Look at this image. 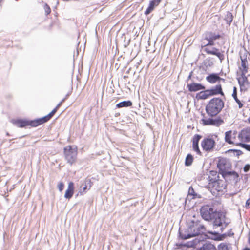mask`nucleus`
Segmentation results:
<instances>
[{
	"instance_id": "1",
	"label": "nucleus",
	"mask_w": 250,
	"mask_h": 250,
	"mask_svg": "<svg viewBox=\"0 0 250 250\" xmlns=\"http://www.w3.org/2000/svg\"><path fill=\"white\" fill-rule=\"evenodd\" d=\"M221 110H202V121L204 125L219 126L224 123L225 114L220 113Z\"/></svg>"
},
{
	"instance_id": "2",
	"label": "nucleus",
	"mask_w": 250,
	"mask_h": 250,
	"mask_svg": "<svg viewBox=\"0 0 250 250\" xmlns=\"http://www.w3.org/2000/svg\"><path fill=\"white\" fill-rule=\"evenodd\" d=\"M217 167L219 169L220 174H221L223 177L230 175H233L236 177H238V174L236 172L229 171L231 168V164L229 161L225 158H218Z\"/></svg>"
},
{
	"instance_id": "3",
	"label": "nucleus",
	"mask_w": 250,
	"mask_h": 250,
	"mask_svg": "<svg viewBox=\"0 0 250 250\" xmlns=\"http://www.w3.org/2000/svg\"><path fill=\"white\" fill-rule=\"evenodd\" d=\"M194 218H195L194 217ZM205 230L204 226L200 222L194 218L189 223L188 231L189 233L187 236H182V238L187 239L200 235Z\"/></svg>"
},
{
	"instance_id": "4",
	"label": "nucleus",
	"mask_w": 250,
	"mask_h": 250,
	"mask_svg": "<svg viewBox=\"0 0 250 250\" xmlns=\"http://www.w3.org/2000/svg\"><path fill=\"white\" fill-rule=\"evenodd\" d=\"M218 138L217 135L213 134L204 138L201 142V146L206 152H210L213 150L215 146V139Z\"/></svg>"
},
{
	"instance_id": "5",
	"label": "nucleus",
	"mask_w": 250,
	"mask_h": 250,
	"mask_svg": "<svg viewBox=\"0 0 250 250\" xmlns=\"http://www.w3.org/2000/svg\"><path fill=\"white\" fill-rule=\"evenodd\" d=\"M225 141L229 144H232L237 146H240L239 134L236 131L229 130L225 132Z\"/></svg>"
},
{
	"instance_id": "6",
	"label": "nucleus",
	"mask_w": 250,
	"mask_h": 250,
	"mask_svg": "<svg viewBox=\"0 0 250 250\" xmlns=\"http://www.w3.org/2000/svg\"><path fill=\"white\" fill-rule=\"evenodd\" d=\"M64 153L65 158L68 163L72 165L76 162L77 155V149H73L71 146H68L64 148Z\"/></svg>"
},
{
	"instance_id": "7",
	"label": "nucleus",
	"mask_w": 250,
	"mask_h": 250,
	"mask_svg": "<svg viewBox=\"0 0 250 250\" xmlns=\"http://www.w3.org/2000/svg\"><path fill=\"white\" fill-rule=\"evenodd\" d=\"M217 212L214 211L213 208L209 205L203 206L200 209V213L202 218L207 221L213 219L215 214Z\"/></svg>"
},
{
	"instance_id": "8",
	"label": "nucleus",
	"mask_w": 250,
	"mask_h": 250,
	"mask_svg": "<svg viewBox=\"0 0 250 250\" xmlns=\"http://www.w3.org/2000/svg\"><path fill=\"white\" fill-rule=\"evenodd\" d=\"M56 111L57 110H52L49 114L43 117L38 118L35 120H30V127H37L46 123L54 115Z\"/></svg>"
},
{
	"instance_id": "9",
	"label": "nucleus",
	"mask_w": 250,
	"mask_h": 250,
	"mask_svg": "<svg viewBox=\"0 0 250 250\" xmlns=\"http://www.w3.org/2000/svg\"><path fill=\"white\" fill-rule=\"evenodd\" d=\"M224 106V102L219 98H214L210 100L206 109H222Z\"/></svg>"
},
{
	"instance_id": "10",
	"label": "nucleus",
	"mask_w": 250,
	"mask_h": 250,
	"mask_svg": "<svg viewBox=\"0 0 250 250\" xmlns=\"http://www.w3.org/2000/svg\"><path fill=\"white\" fill-rule=\"evenodd\" d=\"M240 144L243 143L250 142V127L242 129L239 133Z\"/></svg>"
},
{
	"instance_id": "11",
	"label": "nucleus",
	"mask_w": 250,
	"mask_h": 250,
	"mask_svg": "<svg viewBox=\"0 0 250 250\" xmlns=\"http://www.w3.org/2000/svg\"><path fill=\"white\" fill-rule=\"evenodd\" d=\"M11 123L19 128H26L30 127V120L26 119H16L11 120Z\"/></svg>"
},
{
	"instance_id": "12",
	"label": "nucleus",
	"mask_w": 250,
	"mask_h": 250,
	"mask_svg": "<svg viewBox=\"0 0 250 250\" xmlns=\"http://www.w3.org/2000/svg\"><path fill=\"white\" fill-rule=\"evenodd\" d=\"M225 217L220 212H217L213 218V225L215 226H224L226 227L227 223L225 221Z\"/></svg>"
},
{
	"instance_id": "13",
	"label": "nucleus",
	"mask_w": 250,
	"mask_h": 250,
	"mask_svg": "<svg viewBox=\"0 0 250 250\" xmlns=\"http://www.w3.org/2000/svg\"><path fill=\"white\" fill-rule=\"evenodd\" d=\"M223 182V181L219 180L214 183H208V186L211 191L219 192L222 191L223 189L224 188Z\"/></svg>"
},
{
	"instance_id": "14",
	"label": "nucleus",
	"mask_w": 250,
	"mask_h": 250,
	"mask_svg": "<svg viewBox=\"0 0 250 250\" xmlns=\"http://www.w3.org/2000/svg\"><path fill=\"white\" fill-rule=\"evenodd\" d=\"M204 51L208 54L216 56L220 59H222L223 55L220 52L219 50L213 47H205Z\"/></svg>"
},
{
	"instance_id": "15",
	"label": "nucleus",
	"mask_w": 250,
	"mask_h": 250,
	"mask_svg": "<svg viewBox=\"0 0 250 250\" xmlns=\"http://www.w3.org/2000/svg\"><path fill=\"white\" fill-rule=\"evenodd\" d=\"M162 0H151L149 1V6L145 11V15H148L152 12L156 7L158 6L161 2Z\"/></svg>"
},
{
	"instance_id": "16",
	"label": "nucleus",
	"mask_w": 250,
	"mask_h": 250,
	"mask_svg": "<svg viewBox=\"0 0 250 250\" xmlns=\"http://www.w3.org/2000/svg\"><path fill=\"white\" fill-rule=\"evenodd\" d=\"M206 80L210 83L213 84L220 81L225 82V80L220 77L218 74L212 73L207 76Z\"/></svg>"
},
{
	"instance_id": "17",
	"label": "nucleus",
	"mask_w": 250,
	"mask_h": 250,
	"mask_svg": "<svg viewBox=\"0 0 250 250\" xmlns=\"http://www.w3.org/2000/svg\"><path fill=\"white\" fill-rule=\"evenodd\" d=\"M202 136L199 134H195L192 138V147L194 151H196L197 154H201V152L200 150L198 143Z\"/></svg>"
},
{
	"instance_id": "18",
	"label": "nucleus",
	"mask_w": 250,
	"mask_h": 250,
	"mask_svg": "<svg viewBox=\"0 0 250 250\" xmlns=\"http://www.w3.org/2000/svg\"><path fill=\"white\" fill-rule=\"evenodd\" d=\"M188 91L190 92H196L200 90H204L205 87L201 83H192L187 85Z\"/></svg>"
},
{
	"instance_id": "19",
	"label": "nucleus",
	"mask_w": 250,
	"mask_h": 250,
	"mask_svg": "<svg viewBox=\"0 0 250 250\" xmlns=\"http://www.w3.org/2000/svg\"><path fill=\"white\" fill-rule=\"evenodd\" d=\"M210 96H214L218 94H220L224 96V94L222 90V85L220 84H217L214 87L208 89Z\"/></svg>"
},
{
	"instance_id": "20",
	"label": "nucleus",
	"mask_w": 250,
	"mask_h": 250,
	"mask_svg": "<svg viewBox=\"0 0 250 250\" xmlns=\"http://www.w3.org/2000/svg\"><path fill=\"white\" fill-rule=\"evenodd\" d=\"M74 192V184L72 182L68 183V188L65 191L64 197L69 200L73 195Z\"/></svg>"
},
{
	"instance_id": "21",
	"label": "nucleus",
	"mask_w": 250,
	"mask_h": 250,
	"mask_svg": "<svg viewBox=\"0 0 250 250\" xmlns=\"http://www.w3.org/2000/svg\"><path fill=\"white\" fill-rule=\"evenodd\" d=\"M92 182L90 179H86L84 181L81 186L83 191H80V194L83 195V193L86 192L87 189H89L92 186Z\"/></svg>"
},
{
	"instance_id": "22",
	"label": "nucleus",
	"mask_w": 250,
	"mask_h": 250,
	"mask_svg": "<svg viewBox=\"0 0 250 250\" xmlns=\"http://www.w3.org/2000/svg\"><path fill=\"white\" fill-rule=\"evenodd\" d=\"M241 62L239 66V69L241 73L247 74L248 71V61L246 58L241 57Z\"/></svg>"
},
{
	"instance_id": "23",
	"label": "nucleus",
	"mask_w": 250,
	"mask_h": 250,
	"mask_svg": "<svg viewBox=\"0 0 250 250\" xmlns=\"http://www.w3.org/2000/svg\"><path fill=\"white\" fill-rule=\"evenodd\" d=\"M221 36L219 34H215L212 32H207L205 34V39L206 40H216L220 39Z\"/></svg>"
},
{
	"instance_id": "24",
	"label": "nucleus",
	"mask_w": 250,
	"mask_h": 250,
	"mask_svg": "<svg viewBox=\"0 0 250 250\" xmlns=\"http://www.w3.org/2000/svg\"><path fill=\"white\" fill-rule=\"evenodd\" d=\"M219 180V175L216 171L211 170L208 176V183H214Z\"/></svg>"
},
{
	"instance_id": "25",
	"label": "nucleus",
	"mask_w": 250,
	"mask_h": 250,
	"mask_svg": "<svg viewBox=\"0 0 250 250\" xmlns=\"http://www.w3.org/2000/svg\"><path fill=\"white\" fill-rule=\"evenodd\" d=\"M210 97L208 89L201 91L197 94V97L199 99H206Z\"/></svg>"
},
{
	"instance_id": "26",
	"label": "nucleus",
	"mask_w": 250,
	"mask_h": 250,
	"mask_svg": "<svg viewBox=\"0 0 250 250\" xmlns=\"http://www.w3.org/2000/svg\"><path fill=\"white\" fill-rule=\"evenodd\" d=\"M200 250H217V249L214 245L206 242L200 248Z\"/></svg>"
},
{
	"instance_id": "27",
	"label": "nucleus",
	"mask_w": 250,
	"mask_h": 250,
	"mask_svg": "<svg viewBox=\"0 0 250 250\" xmlns=\"http://www.w3.org/2000/svg\"><path fill=\"white\" fill-rule=\"evenodd\" d=\"M246 74L241 73V76L238 79V82L240 85L245 86L248 83V79Z\"/></svg>"
},
{
	"instance_id": "28",
	"label": "nucleus",
	"mask_w": 250,
	"mask_h": 250,
	"mask_svg": "<svg viewBox=\"0 0 250 250\" xmlns=\"http://www.w3.org/2000/svg\"><path fill=\"white\" fill-rule=\"evenodd\" d=\"M132 104L130 101H125L119 103L116 105L117 108L127 107L131 106Z\"/></svg>"
},
{
	"instance_id": "29",
	"label": "nucleus",
	"mask_w": 250,
	"mask_h": 250,
	"mask_svg": "<svg viewBox=\"0 0 250 250\" xmlns=\"http://www.w3.org/2000/svg\"><path fill=\"white\" fill-rule=\"evenodd\" d=\"M232 96L234 98L237 103L239 105V108H242L243 107V104L238 99V97H237V88L236 87H233V93L232 94Z\"/></svg>"
},
{
	"instance_id": "30",
	"label": "nucleus",
	"mask_w": 250,
	"mask_h": 250,
	"mask_svg": "<svg viewBox=\"0 0 250 250\" xmlns=\"http://www.w3.org/2000/svg\"><path fill=\"white\" fill-rule=\"evenodd\" d=\"M193 161V157L191 154H188L186 158L185 164L186 166H190L192 165Z\"/></svg>"
},
{
	"instance_id": "31",
	"label": "nucleus",
	"mask_w": 250,
	"mask_h": 250,
	"mask_svg": "<svg viewBox=\"0 0 250 250\" xmlns=\"http://www.w3.org/2000/svg\"><path fill=\"white\" fill-rule=\"evenodd\" d=\"M225 19L228 23L230 24L233 20V16L231 13L228 12L225 16Z\"/></svg>"
},
{
	"instance_id": "32",
	"label": "nucleus",
	"mask_w": 250,
	"mask_h": 250,
	"mask_svg": "<svg viewBox=\"0 0 250 250\" xmlns=\"http://www.w3.org/2000/svg\"><path fill=\"white\" fill-rule=\"evenodd\" d=\"M218 250H229L228 245L226 243H221L218 247Z\"/></svg>"
},
{
	"instance_id": "33",
	"label": "nucleus",
	"mask_w": 250,
	"mask_h": 250,
	"mask_svg": "<svg viewBox=\"0 0 250 250\" xmlns=\"http://www.w3.org/2000/svg\"><path fill=\"white\" fill-rule=\"evenodd\" d=\"M188 194L193 196V198H195L197 197V194L195 193V192L192 187H190L188 189Z\"/></svg>"
},
{
	"instance_id": "34",
	"label": "nucleus",
	"mask_w": 250,
	"mask_h": 250,
	"mask_svg": "<svg viewBox=\"0 0 250 250\" xmlns=\"http://www.w3.org/2000/svg\"><path fill=\"white\" fill-rule=\"evenodd\" d=\"M58 188L60 192H62L64 188V185L62 182H60L58 184Z\"/></svg>"
},
{
	"instance_id": "35",
	"label": "nucleus",
	"mask_w": 250,
	"mask_h": 250,
	"mask_svg": "<svg viewBox=\"0 0 250 250\" xmlns=\"http://www.w3.org/2000/svg\"><path fill=\"white\" fill-rule=\"evenodd\" d=\"M208 41V43L204 45L205 47H210V46H213L214 45V40H207Z\"/></svg>"
},
{
	"instance_id": "36",
	"label": "nucleus",
	"mask_w": 250,
	"mask_h": 250,
	"mask_svg": "<svg viewBox=\"0 0 250 250\" xmlns=\"http://www.w3.org/2000/svg\"><path fill=\"white\" fill-rule=\"evenodd\" d=\"M240 146H241L243 148L246 149L248 151H250V145L241 143Z\"/></svg>"
},
{
	"instance_id": "37",
	"label": "nucleus",
	"mask_w": 250,
	"mask_h": 250,
	"mask_svg": "<svg viewBox=\"0 0 250 250\" xmlns=\"http://www.w3.org/2000/svg\"><path fill=\"white\" fill-rule=\"evenodd\" d=\"M250 165L249 164H247L244 166L243 169H244V171L246 172H248L250 170Z\"/></svg>"
},
{
	"instance_id": "38",
	"label": "nucleus",
	"mask_w": 250,
	"mask_h": 250,
	"mask_svg": "<svg viewBox=\"0 0 250 250\" xmlns=\"http://www.w3.org/2000/svg\"><path fill=\"white\" fill-rule=\"evenodd\" d=\"M245 207L247 208H250V198H249L247 201H246V204H245Z\"/></svg>"
},
{
	"instance_id": "39",
	"label": "nucleus",
	"mask_w": 250,
	"mask_h": 250,
	"mask_svg": "<svg viewBox=\"0 0 250 250\" xmlns=\"http://www.w3.org/2000/svg\"><path fill=\"white\" fill-rule=\"evenodd\" d=\"M62 102H61L60 104H59L57 106L54 108V109H58L59 108H60V105L61 104Z\"/></svg>"
},
{
	"instance_id": "40",
	"label": "nucleus",
	"mask_w": 250,
	"mask_h": 250,
	"mask_svg": "<svg viewBox=\"0 0 250 250\" xmlns=\"http://www.w3.org/2000/svg\"><path fill=\"white\" fill-rule=\"evenodd\" d=\"M46 12H47V14L50 13V9L49 7L48 8V10H47Z\"/></svg>"
},
{
	"instance_id": "41",
	"label": "nucleus",
	"mask_w": 250,
	"mask_h": 250,
	"mask_svg": "<svg viewBox=\"0 0 250 250\" xmlns=\"http://www.w3.org/2000/svg\"><path fill=\"white\" fill-rule=\"evenodd\" d=\"M243 250H250V249L248 248H246Z\"/></svg>"
},
{
	"instance_id": "42",
	"label": "nucleus",
	"mask_w": 250,
	"mask_h": 250,
	"mask_svg": "<svg viewBox=\"0 0 250 250\" xmlns=\"http://www.w3.org/2000/svg\"><path fill=\"white\" fill-rule=\"evenodd\" d=\"M248 121L249 124H250V117L248 119Z\"/></svg>"
},
{
	"instance_id": "43",
	"label": "nucleus",
	"mask_w": 250,
	"mask_h": 250,
	"mask_svg": "<svg viewBox=\"0 0 250 250\" xmlns=\"http://www.w3.org/2000/svg\"><path fill=\"white\" fill-rule=\"evenodd\" d=\"M249 244H250V237H249Z\"/></svg>"
},
{
	"instance_id": "44",
	"label": "nucleus",
	"mask_w": 250,
	"mask_h": 250,
	"mask_svg": "<svg viewBox=\"0 0 250 250\" xmlns=\"http://www.w3.org/2000/svg\"><path fill=\"white\" fill-rule=\"evenodd\" d=\"M3 0H0V3L3 1Z\"/></svg>"
}]
</instances>
